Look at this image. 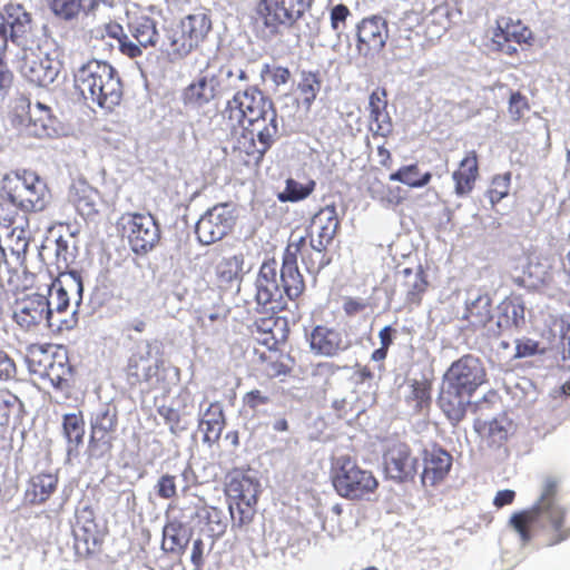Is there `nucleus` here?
Masks as SVG:
<instances>
[{
    "label": "nucleus",
    "mask_w": 570,
    "mask_h": 570,
    "mask_svg": "<svg viewBox=\"0 0 570 570\" xmlns=\"http://www.w3.org/2000/svg\"><path fill=\"white\" fill-rule=\"evenodd\" d=\"M230 128L244 127L233 148L234 158L247 167H258L278 136L274 102L255 87L236 92L223 112Z\"/></svg>",
    "instance_id": "1"
},
{
    "label": "nucleus",
    "mask_w": 570,
    "mask_h": 570,
    "mask_svg": "<svg viewBox=\"0 0 570 570\" xmlns=\"http://www.w3.org/2000/svg\"><path fill=\"white\" fill-rule=\"evenodd\" d=\"M558 490L559 482L554 476L544 478L535 503L511 515L509 524L523 544L531 541L534 525L541 531L547 547H554L570 539L568 509L559 502Z\"/></svg>",
    "instance_id": "2"
},
{
    "label": "nucleus",
    "mask_w": 570,
    "mask_h": 570,
    "mask_svg": "<svg viewBox=\"0 0 570 570\" xmlns=\"http://www.w3.org/2000/svg\"><path fill=\"white\" fill-rule=\"evenodd\" d=\"M487 381L482 361L472 354L461 356L445 371L438 405L453 426L464 420L472 395Z\"/></svg>",
    "instance_id": "3"
},
{
    "label": "nucleus",
    "mask_w": 570,
    "mask_h": 570,
    "mask_svg": "<svg viewBox=\"0 0 570 570\" xmlns=\"http://www.w3.org/2000/svg\"><path fill=\"white\" fill-rule=\"evenodd\" d=\"M75 87L83 99L112 111L121 102L124 88L118 71L108 62L89 60L75 75Z\"/></svg>",
    "instance_id": "4"
},
{
    "label": "nucleus",
    "mask_w": 570,
    "mask_h": 570,
    "mask_svg": "<svg viewBox=\"0 0 570 570\" xmlns=\"http://www.w3.org/2000/svg\"><path fill=\"white\" fill-rule=\"evenodd\" d=\"M26 363L29 371L49 381L51 386L68 393L72 386L73 368L68 352L62 345L33 343L26 350Z\"/></svg>",
    "instance_id": "5"
},
{
    "label": "nucleus",
    "mask_w": 570,
    "mask_h": 570,
    "mask_svg": "<svg viewBox=\"0 0 570 570\" xmlns=\"http://www.w3.org/2000/svg\"><path fill=\"white\" fill-rule=\"evenodd\" d=\"M1 191L7 200L17 204L23 212H42L51 199V193L45 179L36 171L24 168L6 174L2 178Z\"/></svg>",
    "instance_id": "6"
},
{
    "label": "nucleus",
    "mask_w": 570,
    "mask_h": 570,
    "mask_svg": "<svg viewBox=\"0 0 570 570\" xmlns=\"http://www.w3.org/2000/svg\"><path fill=\"white\" fill-rule=\"evenodd\" d=\"M210 30L212 19L207 13H190L166 29L161 49L169 61L181 60L205 41Z\"/></svg>",
    "instance_id": "7"
},
{
    "label": "nucleus",
    "mask_w": 570,
    "mask_h": 570,
    "mask_svg": "<svg viewBox=\"0 0 570 570\" xmlns=\"http://www.w3.org/2000/svg\"><path fill=\"white\" fill-rule=\"evenodd\" d=\"M234 68L229 63L208 62L180 95L185 107L200 109L233 88Z\"/></svg>",
    "instance_id": "8"
},
{
    "label": "nucleus",
    "mask_w": 570,
    "mask_h": 570,
    "mask_svg": "<svg viewBox=\"0 0 570 570\" xmlns=\"http://www.w3.org/2000/svg\"><path fill=\"white\" fill-rule=\"evenodd\" d=\"M330 475L336 493L347 500H366L379 488V480L374 473L361 468L356 460L347 454L332 461Z\"/></svg>",
    "instance_id": "9"
},
{
    "label": "nucleus",
    "mask_w": 570,
    "mask_h": 570,
    "mask_svg": "<svg viewBox=\"0 0 570 570\" xmlns=\"http://www.w3.org/2000/svg\"><path fill=\"white\" fill-rule=\"evenodd\" d=\"M259 493V482L240 470L226 475L225 494L229 499V512L233 524L239 528L248 525L255 514Z\"/></svg>",
    "instance_id": "10"
},
{
    "label": "nucleus",
    "mask_w": 570,
    "mask_h": 570,
    "mask_svg": "<svg viewBox=\"0 0 570 570\" xmlns=\"http://www.w3.org/2000/svg\"><path fill=\"white\" fill-rule=\"evenodd\" d=\"M313 0H257L255 19L272 35L293 27L309 9Z\"/></svg>",
    "instance_id": "11"
},
{
    "label": "nucleus",
    "mask_w": 570,
    "mask_h": 570,
    "mask_svg": "<svg viewBox=\"0 0 570 570\" xmlns=\"http://www.w3.org/2000/svg\"><path fill=\"white\" fill-rule=\"evenodd\" d=\"M58 56L45 52L41 48H23L20 58L19 71L30 83L38 87H48L58 77L61 70Z\"/></svg>",
    "instance_id": "12"
},
{
    "label": "nucleus",
    "mask_w": 570,
    "mask_h": 570,
    "mask_svg": "<svg viewBox=\"0 0 570 570\" xmlns=\"http://www.w3.org/2000/svg\"><path fill=\"white\" fill-rule=\"evenodd\" d=\"M120 220L134 253L147 254L159 243L160 228L150 214L127 213Z\"/></svg>",
    "instance_id": "13"
},
{
    "label": "nucleus",
    "mask_w": 570,
    "mask_h": 570,
    "mask_svg": "<svg viewBox=\"0 0 570 570\" xmlns=\"http://www.w3.org/2000/svg\"><path fill=\"white\" fill-rule=\"evenodd\" d=\"M278 264L275 258L264 261L255 281V301L266 313L285 309L286 302L278 285Z\"/></svg>",
    "instance_id": "14"
},
{
    "label": "nucleus",
    "mask_w": 570,
    "mask_h": 570,
    "mask_svg": "<svg viewBox=\"0 0 570 570\" xmlns=\"http://www.w3.org/2000/svg\"><path fill=\"white\" fill-rule=\"evenodd\" d=\"M13 320L23 330L35 328L42 323L48 327L56 325L52 322L51 303L42 293H35L17 301Z\"/></svg>",
    "instance_id": "15"
},
{
    "label": "nucleus",
    "mask_w": 570,
    "mask_h": 570,
    "mask_svg": "<svg viewBox=\"0 0 570 570\" xmlns=\"http://www.w3.org/2000/svg\"><path fill=\"white\" fill-rule=\"evenodd\" d=\"M491 40L495 50L508 56H514L518 49L512 42L518 45L530 43L533 40V35L520 19L500 17L495 21Z\"/></svg>",
    "instance_id": "16"
},
{
    "label": "nucleus",
    "mask_w": 570,
    "mask_h": 570,
    "mask_svg": "<svg viewBox=\"0 0 570 570\" xmlns=\"http://www.w3.org/2000/svg\"><path fill=\"white\" fill-rule=\"evenodd\" d=\"M233 227V216L226 205L208 209L197 222L195 234L199 243L210 245L226 236Z\"/></svg>",
    "instance_id": "17"
},
{
    "label": "nucleus",
    "mask_w": 570,
    "mask_h": 570,
    "mask_svg": "<svg viewBox=\"0 0 570 570\" xmlns=\"http://www.w3.org/2000/svg\"><path fill=\"white\" fill-rule=\"evenodd\" d=\"M383 462L387 476L396 481H406L416 472V459L404 442L390 444L383 454Z\"/></svg>",
    "instance_id": "18"
},
{
    "label": "nucleus",
    "mask_w": 570,
    "mask_h": 570,
    "mask_svg": "<svg viewBox=\"0 0 570 570\" xmlns=\"http://www.w3.org/2000/svg\"><path fill=\"white\" fill-rule=\"evenodd\" d=\"M423 471L421 480L425 487H435L443 482L451 471L452 455L438 444L422 452Z\"/></svg>",
    "instance_id": "19"
},
{
    "label": "nucleus",
    "mask_w": 570,
    "mask_h": 570,
    "mask_svg": "<svg viewBox=\"0 0 570 570\" xmlns=\"http://www.w3.org/2000/svg\"><path fill=\"white\" fill-rule=\"evenodd\" d=\"M32 30V20L29 12L21 4L9 3L4 7L3 22L0 24V38L8 42L10 39L18 45H23Z\"/></svg>",
    "instance_id": "20"
},
{
    "label": "nucleus",
    "mask_w": 570,
    "mask_h": 570,
    "mask_svg": "<svg viewBox=\"0 0 570 570\" xmlns=\"http://www.w3.org/2000/svg\"><path fill=\"white\" fill-rule=\"evenodd\" d=\"M387 39V28L381 18L362 20L357 28V50L367 57L381 51Z\"/></svg>",
    "instance_id": "21"
},
{
    "label": "nucleus",
    "mask_w": 570,
    "mask_h": 570,
    "mask_svg": "<svg viewBox=\"0 0 570 570\" xmlns=\"http://www.w3.org/2000/svg\"><path fill=\"white\" fill-rule=\"evenodd\" d=\"M309 348L315 355L333 357L348 347L341 331L326 325L313 327L308 337Z\"/></svg>",
    "instance_id": "22"
},
{
    "label": "nucleus",
    "mask_w": 570,
    "mask_h": 570,
    "mask_svg": "<svg viewBox=\"0 0 570 570\" xmlns=\"http://www.w3.org/2000/svg\"><path fill=\"white\" fill-rule=\"evenodd\" d=\"M370 130L373 136L389 137L393 131V121L387 112V91L383 87L374 89L368 97Z\"/></svg>",
    "instance_id": "23"
},
{
    "label": "nucleus",
    "mask_w": 570,
    "mask_h": 570,
    "mask_svg": "<svg viewBox=\"0 0 570 570\" xmlns=\"http://www.w3.org/2000/svg\"><path fill=\"white\" fill-rule=\"evenodd\" d=\"M340 228V219L335 204L322 207L312 217L308 235L318 242L320 248H327Z\"/></svg>",
    "instance_id": "24"
},
{
    "label": "nucleus",
    "mask_w": 570,
    "mask_h": 570,
    "mask_svg": "<svg viewBox=\"0 0 570 570\" xmlns=\"http://www.w3.org/2000/svg\"><path fill=\"white\" fill-rule=\"evenodd\" d=\"M26 259H0V284L8 292L20 293L32 288L35 277L24 266Z\"/></svg>",
    "instance_id": "25"
},
{
    "label": "nucleus",
    "mask_w": 570,
    "mask_h": 570,
    "mask_svg": "<svg viewBox=\"0 0 570 570\" xmlns=\"http://www.w3.org/2000/svg\"><path fill=\"white\" fill-rule=\"evenodd\" d=\"M480 176L479 159L475 150H470L452 173L454 193L459 197L468 196L475 187Z\"/></svg>",
    "instance_id": "26"
},
{
    "label": "nucleus",
    "mask_w": 570,
    "mask_h": 570,
    "mask_svg": "<svg viewBox=\"0 0 570 570\" xmlns=\"http://www.w3.org/2000/svg\"><path fill=\"white\" fill-rule=\"evenodd\" d=\"M4 234L3 244L0 246V259H26V255L31 240V230L29 225L20 228H10L2 232Z\"/></svg>",
    "instance_id": "27"
},
{
    "label": "nucleus",
    "mask_w": 570,
    "mask_h": 570,
    "mask_svg": "<svg viewBox=\"0 0 570 570\" xmlns=\"http://www.w3.org/2000/svg\"><path fill=\"white\" fill-rule=\"evenodd\" d=\"M291 247L294 249L292 253L294 254V264L297 265V258L301 257L302 263L309 273L321 268L326 248H320L318 242L312 238L307 242L305 236H301L297 239H291L285 249Z\"/></svg>",
    "instance_id": "28"
},
{
    "label": "nucleus",
    "mask_w": 570,
    "mask_h": 570,
    "mask_svg": "<svg viewBox=\"0 0 570 570\" xmlns=\"http://www.w3.org/2000/svg\"><path fill=\"white\" fill-rule=\"evenodd\" d=\"M257 363L256 371L266 379H276L286 376L291 373L292 367L287 364L288 355L278 348H269L266 351H256Z\"/></svg>",
    "instance_id": "29"
},
{
    "label": "nucleus",
    "mask_w": 570,
    "mask_h": 570,
    "mask_svg": "<svg viewBox=\"0 0 570 570\" xmlns=\"http://www.w3.org/2000/svg\"><path fill=\"white\" fill-rule=\"evenodd\" d=\"M118 425V413L116 407L110 409L106 406L99 413L96 414L91 423V436L89 446L95 450L96 442L101 441L107 450L111 448V436Z\"/></svg>",
    "instance_id": "30"
},
{
    "label": "nucleus",
    "mask_w": 570,
    "mask_h": 570,
    "mask_svg": "<svg viewBox=\"0 0 570 570\" xmlns=\"http://www.w3.org/2000/svg\"><path fill=\"white\" fill-rule=\"evenodd\" d=\"M294 249H285L283 254V263L281 268V279L285 294L289 299L298 298L305 291V282L302 274L298 271L296 264H294Z\"/></svg>",
    "instance_id": "31"
},
{
    "label": "nucleus",
    "mask_w": 570,
    "mask_h": 570,
    "mask_svg": "<svg viewBox=\"0 0 570 570\" xmlns=\"http://www.w3.org/2000/svg\"><path fill=\"white\" fill-rule=\"evenodd\" d=\"M402 275L404 277L405 303L410 306H420L430 285L425 271L421 265L416 269L406 267L402 271Z\"/></svg>",
    "instance_id": "32"
},
{
    "label": "nucleus",
    "mask_w": 570,
    "mask_h": 570,
    "mask_svg": "<svg viewBox=\"0 0 570 570\" xmlns=\"http://www.w3.org/2000/svg\"><path fill=\"white\" fill-rule=\"evenodd\" d=\"M191 531L177 520L169 521L163 530L161 549L175 556H180L190 541Z\"/></svg>",
    "instance_id": "33"
},
{
    "label": "nucleus",
    "mask_w": 570,
    "mask_h": 570,
    "mask_svg": "<svg viewBox=\"0 0 570 570\" xmlns=\"http://www.w3.org/2000/svg\"><path fill=\"white\" fill-rule=\"evenodd\" d=\"M71 199L77 212L86 218H91L99 214L102 206L100 193L85 183L73 187Z\"/></svg>",
    "instance_id": "34"
},
{
    "label": "nucleus",
    "mask_w": 570,
    "mask_h": 570,
    "mask_svg": "<svg viewBox=\"0 0 570 570\" xmlns=\"http://www.w3.org/2000/svg\"><path fill=\"white\" fill-rule=\"evenodd\" d=\"M473 429L481 439V442L489 449L502 448L509 438L507 426L498 419H493L491 421L475 419L473 422Z\"/></svg>",
    "instance_id": "35"
},
{
    "label": "nucleus",
    "mask_w": 570,
    "mask_h": 570,
    "mask_svg": "<svg viewBox=\"0 0 570 570\" xmlns=\"http://www.w3.org/2000/svg\"><path fill=\"white\" fill-rule=\"evenodd\" d=\"M158 362L149 353L132 354L127 365V376L131 384L147 383L158 374Z\"/></svg>",
    "instance_id": "36"
},
{
    "label": "nucleus",
    "mask_w": 570,
    "mask_h": 570,
    "mask_svg": "<svg viewBox=\"0 0 570 570\" xmlns=\"http://www.w3.org/2000/svg\"><path fill=\"white\" fill-rule=\"evenodd\" d=\"M492 317V301L488 294L478 295L468 302L462 316L473 330L485 327Z\"/></svg>",
    "instance_id": "37"
},
{
    "label": "nucleus",
    "mask_w": 570,
    "mask_h": 570,
    "mask_svg": "<svg viewBox=\"0 0 570 570\" xmlns=\"http://www.w3.org/2000/svg\"><path fill=\"white\" fill-rule=\"evenodd\" d=\"M500 325L505 327H521L525 323V307L521 295L511 294L499 305Z\"/></svg>",
    "instance_id": "38"
},
{
    "label": "nucleus",
    "mask_w": 570,
    "mask_h": 570,
    "mask_svg": "<svg viewBox=\"0 0 570 570\" xmlns=\"http://www.w3.org/2000/svg\"><path fill=\"white\" fill-rule=\"evenodd\" d=\"M58 480L50 473H39L33 475L26 490V499L31 504H41L46 502L57 488Z\"/></svg>",
    "instance_id": "39"
},
{
    "label": "nucleus",
    "mask_w": 570,
    "mask_h": 570,
    "mask_svg": "<svg viewBox=\"0 0 570 570\" xmlns=\"http://www.w3.org/2000/svg\"><path fill=\"white\" fill-rule=\"evenodd\" d=\"M106 2L107 0H50V8L57 17L71 20L81 11L91 12Z\"/></svg>",
    "instance_id": "40"
},
{
    "label": "nucleus",
    "mask_w": 570,
    "mask_h": 570,
    "mask_svg": "<svg viewBox=\"0 0 570 570\" xmlns=\"http://www.w3.org/2000/svg\"><path fill=\"white\" fill-rule=\"evenodd\" d=\"M131 37L137 41L140 50L149 47H155L158 41V31L156 21L148 17L142 16L128 24Z\"/></svg>",
    "instance_id": "41"
},
{
    "label": "nucleus",
    "mask_w": 570,
    "mask_h": 570,
    "mask_svg": "<svg viewBox=\"0 0 570 570\" xmlns=\"http://www.w3.org/2000/svg\"><path fill=\"white\" fill-rule=\"evenodd\" d=\"M23 414L21 401L8 390L0 391V428L16 426Z\"/></svg>",
    "instance_id": "42"
},
{
    "label": "nucleus",
    "mask_w": 570,
    "mask_h": 570,
    "mask_svg": "<svg viewBox=\"0 0 570 570\" xmlns=\"http://www.w3.org/2000/svg\"><path fill=\"white\" fill-rule=\"evenodd\" d=\"M29 124L33 127L37 136L50 135V130L55 129V118L51 108L45 104L37 101L28 106Z\"/></svg>",
    "instance_id": "43"
},
{
    "label": "nucleus",
    "mask_w": 570,
    "mask_h": 570,
    "mask_svg": "<svg viewBox=\"0 0 570 570\" xmlns=\"http://www.w3.org/2000/svg\"><path fill=\"white\" fill-rule=\"evenodd\" d=\"M101 36L116 39L119 43V51L130 59L138 58L142 55L140 47L136 46V43L129 40L122 26L116 21H109L105 23L102 27Z\"/></svg>",
    "instance_id": "44"
},
{
    "label": "nucleus",
    "mask_w": 570,
    "mask_h": 570,
    "mask_svg": "<svg viewBox=\"0 0 570 570\" xmlns=\"http://www.w3.org/2000/svg\"><path fill=\"white\" fill-rule=\"evenodd\" d=\"M196 517L204 523L210 537H219L225 533L227 520L222 510L210 505H203L196 511Z\"/></svg>",
    "instance_id": "45"
},
{
    "label": "nucleus",
    "mask_w": 570,
    "mask_h": 570,
    "mask_svg": "<svg viewBox=\"0 0 570 570\" xmlns=\"http://www.w3.org/2000/svg\"><path fill=\"white\" fill-rule=\"evenodd\" d=\"M389 178L392 181L402 183L411 188H420L431 181L432 174L430 171L421 174L419 166L411 164L400 167L396 171L392 173Z\"/></svg>",
    "instance_id": "46"
},
{
    "label": "nucleus",
    "mask_w": 570,
    "mask_h": 570,
    "mask_svg": "<svg viewBox=\"0 0 570 570\" xmlns=\"http://www.w3.org/2000/svg\"><path fill=\"white\" fill-rule=\"evenodd\" d=\"M27 213L3 197V202L0 203V232L29 225Z\"/></svg>",
    "instance_id": "47"
},
{
    "label": "nucleus",
    "mask_w": 570,
    "mask_h": 570,
    "mask_svg": "<svg viewBox=\"0 0 570 570\" xmlns=\"http://www.w3.org/2000/svg\"><path fill=\"white\" fill-rule=\"evenodd\" d=\"M244 265L243 254L224 257L215 268L217 281L220 285H229L240 277Z\"/></svg>",
    "instance_id": "48"
},
{
    "label": "nucleus",
    "mask_w": 570,
    "mask_h": 570,
    "mask_svg": "<svg viewBox=\"0 0 570 570\" xmlns=\"http://www.w3.org/2000/svg\"><path fill=\"white\" fill-rule=\"evenodd\" d=\"M224 425L223 412L220 410L213 411L210 406L205 414V419L200 421V429L204 432V442L208 444L216 443L220 439Z\"/></svg>",
    "instance_id": "49"
},
{
    "label": "nucleus",
    "mask_w": 570,
    "mask_h": 570,
    "mask_svg": "<svg viewBox=\"0 0 570 570\" xmlns=\"http://www.w3.org/2000/svg\"><path fill=\"white\" fill-rule=\"evenodd\" d=\"M322 86V80L318 72L302 71L301 79L297 85L299 98L303 104L308 108L316 99Z\"/></svg>",
    "instance_id": "50"
},
{
    "label": "nucleus",
    "mask_w": 570,
    "mask_h": 570,
    "mask_svg": "<svg viewBox=\"0 0 570 570\" xmlns=\"http://www.w3.org/2000/svg\"><path fill=\"white\" fill-rule=\"evenodd\" d=\"M62 426L68 441L78 448L85 435V421L81 412L65 414Z\"/></svg>",
    "instance_id": "51"
},
{
    "label": "nucleus",
    "mask_w": 570,
    "mask_h": 570,
    "mask_svg": "<svg viewBox=\"0 0 570 570\" xmlns=\"http://www.w3.org/2000/svg\"><path fill=\"white\" fill-rule=\"evenodd\" d=\"M315 189V181L309 180L307 184L303 185L293 178H288L286 180L285 189L278 194V199L283 203L291 202H299L308 197L313 190Z\"/></svg>",
    "instance_id": "52"
},
{
    "label": "nucleus",
    "mask_w": 570,
    "mask_h": 570,
    "mask_svg": "<svg viewBox=\"0 0 570 570\" xmlns=\"http://www.w3.org/2000/svg\"><path fill=\"white\" fill-rule=\"evenodd\" d=\"M66 276V273L59 272V275L56 277V283H51V288L47 292L52 312L55 311L58 314L66 313L69 308V296L62 282V277Z\"/></svg>",
    "instance_id": "53"
},
{
    "label": "nucleus",
    "mask_w": 570,
    "mask_h": 570,
    "mask_svg": "<svg viewBox=\"0 0 570 570\" xmlns=\"http://www.w3.org/2000/svg\"><path fill=\"white\" fill-rule=\"evenodd\" d=\"M409 399L415 402V409L422 411L431 405L432 383L428 380H413Z\"/></svg>",
    "instance_id": "54"
},
{
    "label": "nucleus",
    "mask_w": 570,
    "mask_h": 570,
    "mask_svg": "<svg viewBox=\"0 0 570 570\" xmlns=\"http://www.w3.org/2000/svg\"><path fill=\"white\" fill-rule=\"evenodd\" d=\"M510 186L511 173L494 176L487 191L490 203L495 205L507 197L510 191Z\"/></svg>",
    "instance_id": "55"
},
{
    "label": "nucleus",
    "mask_w": 570,
    "mask_h": 570,
    "mask_svg": "<svg viewBox=\"0 0 570 570\" xmlns=\"http://www.w3.org/2000/svg\"><path fill=\"white\" fill-rule=\"evenodd\" d=\"M7 46L6 39L3 37L0 38V90L7 92L11 86L13 85V72L9 69L7 62Z\"/></svg>",
    "instance_id": "56"
},
{
    "label": "nucleus",
    "mask_w": 570,
    "mask_h": 570,
    "mask_svg": "<svg viewBox=\"0 0 570 570\" xmlns=\"http://www.w3.org/2000/svg\"><path fill=\"white\" fill-rule=\"evenodd\" d=\"M530 109L529 101L520 91H514L509 99V114L514 121H519Z\"/></svg>",
    "instance_id": "57"
},
{
    "label": "nucleus",
    "mask_w": 570,
    "mask_h": 570,
    "mask_svg": "<svg viewBox=\"0 0 570 570\" xmlns=\"http://www.w3.org/2000/svg\"><path fill=\"white\" fill-rule=\"evenodd\" d=\"M71 253L69 252V245L66 239L61 236L56 239V264L58 273H66L70 264Z\"/></svg>",
    "instance_id": "58"
},
{
    "label": "nucleus",
    "mask_w": 570,
    "mask_h": 570,
    "mask_svg": "<svg viewBox=\"0 0 570 570\" xmlns=\"http://www.w3.org/2000/svg\"><path fill=\"white\" fill-rule=\"evenodd\" d=\"M212 549L210 546H206L202 539H196L193 542L190 551V561L194 566V570H199L205 564L206 556Z\"/></svg>",
    "instance_id": "59"
},
{
    "label": "nucleus",
    "mask_w": 570,
    "mask_h": 570,
    "mask_svg": "<svg viewBox=\"0 0 570 570\" xmlns=\"http://www.w3.org/2000/svg\"><path fill=\"white\" fill-rule=\"evenodd\" d=\"M157 495L161 499H171L177 494L176 478L170 474L161 475L157 482Z\"/></svg>",
    "instance_id": "60"
},
{
    "label": "nucleus",
    "mask_w": 570,
    "mask_h": 570,
    "mask_svg": "<svg viewBox=\"0 0 570 570\" xmlns=\"http://www.w3.org/2000/svg\"><path fill=\"white\" fill-rule=\"evenodd\" d=\"M262 77L265 78L269 76L272 81L276 86L285 85L291 79V71L286 67H274L272 68L269 65H264L262 68Z\"/></svg>",
    "instance_id": "61"
},
{
    "label": "nucleus",
    "mask_w": 570,
    "mask_h": 570,
    "mask_svg": "<svg viewBox=\"0 0 570 570\" xmlns=\"http://www.w3.org/2000/svg\"><path fill=\"white\" fill-rule=\"evenodd\" d=\"M32 276L35 277L32 288L37 293L48 292L51 288V283H56V277L52 276L47 267L39 268L37 273H32Z\"/></svg>",
    "instance_id": "62"
},
{
    "label": "nucleus",
    "mask_w": 570,
    "mask_h": 570,
    "mask_svg": "<svg viewBox=\"0 0 570 570\" xmlns=\"http://www.w3.org/2000/svg\"><path fill=\"white\" fill-rule=\"evenodd\" d=\"M159 415L165 420L166 424L169 425V429L173 433H177V431L180 429V414L179 412L171 407V406H160L158 409Z\"/></svg>",
    "instance_id": "63"
},
{
    "label": "nucleus",
    "mask_w": 570,
    "mask_h": 570,
    "mask_svg": "<svg viewBox=\"0 0 570 570\" xmlns=\"http://www.w3.org/2000/svg\"><path fill=\"white\" fill-rule=\"evenodd\" d=\"M16 372L14 361L7 353L0 351V381L11 380Z\"/></svg>",
    "instance_id": "64"
}]
</instances>
